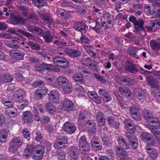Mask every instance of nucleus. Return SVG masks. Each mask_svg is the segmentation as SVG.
<instances>
[{"instance_id": "f257e3e1", "label": "nucleus", "mask_w": 160, "mask_h": 160, "mask_svg": "<svg viewBox=\"0 0 160 160\" xmlns=\"http://www.w3.org/2000/svg\"><path fill=\"white\" fill-rule=\"evenodd\" d=\"M143 116L147 122L150 123L151 126H148V127H151L155 128L158 129L160 128V123L159 119L154 117L152 114L149 113L147 110H145L143 112Z\"/></svg>"}, {"instance_id": "f03ea898", "label": "nucleus", "mask_w": 160, "mask_h": 160, "mask_svg": "<svg viewBox=\"0 0 160 160\" xmlns=\"http://www.w3.org/2000/svg\"><path fill=\"white\" fill-rule=\"evenodd\" d=\"M129 20L134 25L133 32L137 34L140 35L142 32L144 30L143 20L141 19L137 20L136 18L133 15L130 16Z\"/></svg>"}, {"instance_id": "7ed1b4c3", "label": "nucleus", "mask_w": 160, "mask_h": 160, "mask_svg": "<svg viewBox=\"0 0 160 160\" xmlns=\"http://www.w3.org/2000/svg\"><path fill=\"white\" fill-rule=\"evenodd\" d=\"M68 143L67 137L64 135H60L57 137L53 145L56 148H65L68 146Z\"/></svg>"}, {"instance_id": "20e7f679", "label": "nucleus", "mask_w": 160, "mask_h": 160, "mask_svg": "<svg viewBox=\"0 0 160 160\" xmlns=\"http://www.w3.org/2000/svg\"><path fill=\"white\" fill-rule=\"evenodd\" d=\"M58 108L59 109L58 112H61L62 110L67 111L70 112L73 109V104L70 100L65 98L62 103H59Z\"/></svg>"}, {"instance_id": "39448f33", "label": "nucleus", "mask_w": 160, "mask_h": 160, "mask_svg": "<svg viewBox=\"0 0 160 160\" xmlns=\"http://www.w3.org/2000/svg\"><path fill=\"white\" fill-rule=\"evenodd\" d=\"M125 137L128 140L129 142L133 149H136L138 146L137 137L133 133L131 132H127L125 133Z\"/></svg>"}, {"instance_id": "423d86ee", "label": "nucleus", "mask_w": 160, "mask_h": 160, "mask_svg": "<svg viewBox=\"0 0 160 160\" xmlns=\"http://www.w3.org/2000/svg\"><path fill=\"white\" fill-rule=\"evenodd\" d=\"M124 68L126 71L134 74H136L139 71L136 65L128 61H127L125 62Z\"/></svg>"}, {"instance_id": "0eeeda50", "label": "nucleus", "mask_w": 160, "mask_h": 160, "mask_svg": "<svg viewBox=\"0 0 160 160\" xmlns=\"http://www.w3.org/2000/svg\"><path fill=\"white\" fill-rule=\"evenodd\" d=\"M90 147L86 142V139L85 136L82 137L79 140V149L80 152L82 153L85 152L89 150Z\"/></svg>"}, {"instance_id": "6e6552de", "label": "nucleus", "mask_w": 160, "mask_h": 160, "mask_svg": "<svg viewBox=\"0 0 160 160\" xmlns=\"http://www.w3.org/2000/svg\"><path fill=\"white\" fill-rule=\"evenodd\" d=\"M36 154L33 156L34 160H40L42 159L44 152V148L42 146L36 145L35 147Z\"/></svg>"}, {"instance_id": "1a4fd4ad", "label": "nucleus", "mask_w": 160, "mask_h": 160, "mask_svg": "<svg viewBox=\"0 0 160 160\" xmlns=\"http://www.w3.org/2000/svg\"><path fill=\"white\" fill-rule=\"evenodd\" d=\"M53 62L57 66L65 68L69 65L68 61L60 57H56L53 59Z\"/></svg>"}, {"instance_id": "9d476101", "label": "nucleus", "mask_w": 160, "mask_h": 160, "mask_svg": "<svg viewBox=\"0 0 160 160\" xmlns=\"http://www.w3.org/2000/svg\"><path fill=\"white\" fill-rule=\"evenodd\" d=\"M63 128L66 132L69 134L73 133L76 130L75 124L69 122H66L64 123Z\"/></svg>"}, {"instance_id": "9b49d317", "label": "nucleus", "mask_w": 160, "mask_h": 160, "mask_svg": "<svg viewBox=\"0 0 160 160\" xmlns=\"http://www.w3.org/2000/svg\"><path fill=\"white\" fill-rule=\"evenodd\" d=\"M9 54L12 58L19 60H23L24 56L23 53L15 50H12L10 51Z\"/></svg>"}, {"instance_id": "f8f14e48", "label": "nucleus", "mask_w": 160, "mask_h": 160, "mask_svg": "<svg viewBox=\"0 0 160 160\" xmlns=\"http://www.w3.org/2000/svg\"><path fill=\"white\" fill-rule=\"evenodd\" d=\"M134 94L138 100L142 102L146 100V93L142 89H138L134 93Z\"/></svg>"}, {"instance_id": "ddd939ff", "label": "nucleus", "mask_w": 160, "mask_h": 160, "mask_svg": "<svg viewBox=\"0 0 160 160\" xmlns=\"http://www.w3.org/2000/svg\"><path fill=\"white\" fill-rule=\"evenodd\" d=\"M27 28L29 31L38 36L42 35L43 34V31L39 28L35 27L29 24L27 25Z\"/></svg>"}, {"instance_id": "4468645a", "label": "nucleus", "mask_w": 160, "mask_h": 160, "mask_svg": "<svg viewBox=\"0 0 160 160\" xmlns=\"http://www.w3.org/2000/svg\"><path fill=\"white\" fill-rule=\"evenodd\" d=\"M146 81L149 85L152 88H158V83L157 80L152 77H147Z\"/></svg>"}, {"instance_id": "2eb2a0df", "label": "nucleus", "mask_w": 160, "mask_h": 160, "mask_svg": "<svg viewBox=\"0 0 160 160\" xmlns=\"http://www.w3.org/2000/svg\"><path fill=\"white\" fill-rule=\"evenodd\" d=\"M123 122L127 127L130 130L133 132L136 129L135 125L131 120L130 118H126L123 121Z\"/></svg>"}, {"instance_id": "dca6fc26", "label": "nucleus", "mask_w": 160, "mask_h": 160, "mask_svg": "<svg viewBox=\"0 0 160 160\" xmlns=\"http://www.w3.org/2000/svg\"><path fill=\"white\" fill-rule=\"evenodd\" d=\"M59 94L57 91L52 90L49 93V98L52 102L57 103L59 99Z\"/></svg>"}, {"instance_id": "f3484780", "label": "nucleus", "mask_w": 160, "mask_h": 160, "mask_svg": "<svg viewBox=\"0 0 160 160\" xmlns=\"http://www.w3.org/2000/svg\"><path fill=\"white\" fill-rule=\"evenodd\" d=\"M24 91L21 90L16 91L15 92L14 97L16 101L18 103L22 102L23 99Z\"/></svg>"}, {"instance_id": "a211bd4d", "label": "nucleus", "mask_w": 160, "mask_h": 160, "mask_svg": "<svg viewBox=\"0 0 160 160\" xmlns=\"http://www.w3.org/2000/svg\"><path fill=\"white\" fill-rule=\"evenodd\" d=\"M99 94L102 97L104 102H108L110 100L108 93L104 89H99Z\"/></svg>"}, {"instance_id": "6ab92c4d", "label": "nucleus", "mask_w": 160, "mask_h": 160, "mask_svg": "<svg viewBox=\"0 0 160 160\" xmlns=\"http://www.w3.org/2000/svg\"><path fill=\"white\" fill-rule=\"evenodd\" d=\"M72 13V12L65 10L61 8H58L57 10V15H60L62 16H64L65 18H68L71 15Z\"/></svg>"}, {"instance_id": "aec40b11", "label": "nucleus", "mask_w": 160, "mask_h": 160, "mask_svg": "<svg viewBox=\"0 0 160 160\" xmlns=\"http://www.w3.org/2000/svg\"><path fill=\"white\" fill-rule=\"evenodd\" d=\"M57 81L58 85L62 87L69 84L68 80L64 76L59 77L57 79Z\"/></svg>"}, {"instance_id": "412c9836", "label": "nucleus", "mask_w": 160, "mask_h": 160, "mask_svg": "<svg viewBox=\"0 0 160 160\" xmlns=\"http://www.w3.org/2000/svg\"><path fill=\"white\" fill-rule=\"evenodd\" d=\"M13 79V77L10 75H2L0 77V82L1 83L10 82H11Z\"/></svg>"}, {"instance_id": "4be33fe9", "label": "nucleus", "mask_w": 160, "mask_h": 160, "mask_svg": "<svg viewBox=\"0 0 160 160\" xmlns=\"http://www.w3.org/2000/svg\"><path fill=\"white\" fill-rule=\"evenodd\" d=\"M47 92V88L44 87H39L37 90L35 95L38 98H41L42 95L46 93Z\"/></svg>"}, {"instance_id": "5701e85b", "label": "nucleus", "mask_w": 160, "mask_h": 160, "mask_svg": "<svg viewBox=\"0 0 160 160\" xmlns=\"http://www.w3.org/2000/svg\"><path fill=\"white\" fill-rule=\"evenodd\" d=\"M23 119L26 122H30L32 121V117L30 111H26L23 114Z\"/></svg>"}, {"instance_id": "b1692460", "label": "nucleus", "mask_w": 160, "mask_h": 160, "mask_svg": "<svg viewBox=\"0 0 160 160\" xmlns=\"http://www.w3.org/2000/svg\"><path fill=\"white\" fill-rule=\"evenodd\" d=\"M119 145L122 148L128 149L130 148V144L127 143L125 140L122 138H120L118 140Z\"/></svg>"}, {"instance_id": "393cba45", "label": "nucleus", "mask_w": 160, "mask_h": 160, "mask_svg": "<svg viewBox=\"0 0 160 160\" xmlns=\"http://www.w3.org/2000/svg\"><path fill=\"white\" fill-rule=\"evenodd\" d=\"M33 151V147L32 145H28L25 150L23 153V157L24 158H28Z\"/></svg>"}, {"instance_id": "a878e982", "label": "nucleus", "mask_w": 160, "mask_h": 160, "mask_svg": "<svg viewBox=\"0 0 160 160\" xmlns=\"http://www.w3.org/2000/svg\"><path fill=\"white\" fill-rule=\"evenodd\" d=\"M76 93L77 96L83 95L84 93L83 88L79 85L77 84L75 85L74 89Z\"/></svg>"}, {"instance_id": "bb28decb", "label": "nucleus", "mask_w": 160, "mask_h": 160, "mask_svg": "<svg viewBox=\"0 0 160 160\" xmlns=\"http://www.w3.org/2000/svg\"><path fill=\"white\" fill-rule=\"evenodd\" d=\"M67 53L69 56L72 58L78 57L81 54L80 52L79 51L73 49L68 50Z\"/></svg>"}, {"instance_id": "cd10ccee", "label": "nucleus", "mask_w": 160, "mask_h": 160, "mask_svg": "<svg viewBox=\"0 0 160 160\" xmlns=\"http://www.w3.org/2000/svg\"><path fill=\"white\" fill-rule=\"evenodd\" d=\"M22 12L23 16L28 17L27 19H32L34 20V22L37 21V17L35 14L32 13L31 14H29L28 13V11L26 10H23Z\"/></svg>"}, {"instance_id": "c85d7f7f", "label": "nucleus", "mask_w": 160, "mask_h": 160, "mask_svg": "<svg viewBox=\"0 0 160 160\" xmlns=\"http://www.w3.org/2000/svg\"><path fill=\"white\" fill-rule=\"evenodd\" d=\"M151 134L147 132H143L141 135V140L144 142H148L151 140Z\"/></svg>"}, {"instance_id": "c756f323", "label": "nucleus", "mask_w": 160, "mask_h": 160, "mask_svg": "<svg viewBox=\"0 0 160 160\" xmlns=\"http://www.w3.org/2000/svg\"><path fill=\"white\" fill-rule=\"evenodd\" d=\"M78 70L81 74L83 75V76L88 77L90 74V72L83 66L79 67Z\"/></svg>"}, {"instance_id": "7c9ffc66", "label": "nucleus", "mask_w": 160, "mask_h": 160, "mask_svg": "<svg viewBox=\"0 0 160 160\" xmlns=\"http://www.w3.org/2000/svg\"><path fill=\"white\" fill-rule=\"evenodd\" d=\"M148 128L156 137L157 140L160 142V131L151 127H148Z\"/></svg>"}, {"instance_id": "2f4dec72", "label": "nucleus", "mask_w": 160, "mask_h": 160, "mask_svg": "<svg viewBox=\"0 0 160 160\" xmlns=\"http://www.w3.org/2000/svg\"><path fill=\"white\" fill-rule=\"evenodd\" d=\"M150 46L152 49L155 51H157L160 49V44L154 40H151L150 43Z\"/></svg>"}, {"instance_id": "473e14b6", "label": "nucleus", "mask_w": 160, "mask_h": 160, "mask_svg": "<svg viewBox=\"0 0 160 160\" xmlns=\"http://www.w3.org/2000/svg\"><path fill=\"white\" fill-rule=\"evenodd\" d=\"M5 42L8 46L12 48H18L19 47V45L17 44L18 41H16V40H13L11 42L6 41Z\"/></svg>"}, {"instance_id": "72a5a7b5", "label": "nucleus", "mask_w": 160, "mask_h": 160, "mask_svg": "<svg viewBox=\"0 0 160 160\" xmlns=\"http://www.w3.org/2000/svg\"><path fill=\"white\" fill-rule=\"evenodd\" d=\"M32 1L34 5L37 7L38 8L46 5V0H32Z\"/></svg>"}, {"instance_id": "f704fd0d", "label": "nucleus", "mask_w": 160, "mask_h": 160, "mask_svg": "<svg viewBox=\"0 0 160 160\" xmlns=\"http://www.w3.org/2000/svg\"><path fill=\"white\" fill-rule=\"evenodd\" d=\"M7 137V132L4 129L1 130L0 132V142L1 143L6 142Z\"/></svg>"}, {"instance_id": "c9c22d12", "label": "nucleus", "mask_w": 160, "mask_h": 160, "mask_svg": "<svg viewBox=\"0 0 160 160\" xmlns=\"http://www.w3.org/2000/svg\"><path fill=\"white\" fill-rule=\"evenodd\" d=\"M97 119L99 125L102 126L104 124L105 121L102 112H98L97 116Z\"/></svg>"}, {"instance_id": "e433bc0d", "label": "nucleus", "mask_w": 160, "mask_h": 160, "mask_svg": "<svg viewBox=\"0 0 160 160\" xmlns=\"http://www.w3.org/2000/svg\"><path fill=\"white\" fill-rule=\"evenodd\" d=\"M84 48L86 52L88 53L91 56L94 57L95 56L96 54L93 52L94 48L93 47L86 45L84 46Z\"/></svg>"}, {"instance_id": "4c0bfd02", "label": "nucleus", "mask_w": 160, "mask_h": 160, "mask_svg": "<svg viewBox=\"0 0 160 160\" xmlns=\"http://www.w3.org/2000/svg\"><path fill=\"white\" fill-rule=\"evenodd\" d=\"M82 64L86 65L88 67H91L92 66L93 62L89 58H84L81 61Z\"/></svg>"}, {"instance_id": "58836bf2", "label": "nucleus", "mask_w": 160, "mask_h": 160, "mask_svg": "<svg viewBox=\"0 0 160 160\" xmlns=\"http://www.w3.org/2000/svg\"><path fill=\"white\" fill-rule=\"evenodd\" d=\"M95 26H94L92 24L91 25V27L93 30L95 31L96 32H99L101 29L102 26L101 22L97 20L95 22Z\"/></svg>"}, {"instance_id": "ea45409f", "label": "nucleus", "mask_w": 160, "mask_h": 160, "mask_svg": "<svg viewBox=\"0 0 160 160\" xmlns=\"http://www.w3.org/2000/svg\"><path fill=\"white\" fill-rule=\"evenodd\" d=\"M46 107L47 110L50 113H52L53 112H59L58 111L59 110L58 108L57 109L55 108L52 104L51 103L47 104Z\"/></svg>"}, {"instance_id": "a19ab883", "label": "nucleus", "mask_w": 160, "mask_h": 160, "mask_svg": "<svg viewBox=\"0 0 160 160\" xmlns=\"http://www.w3.org/2000/svg\"><path fill=\"white\" fill-rule=\"evenodd\" d=\"M119 91L122 94H124L126 93H128L129 96H131L133 95L132 92L128 89L125 87L121 86L119 87Z\"/></svg>"}, {"instance_id": "79ce46f5", "label": "nucleus", "mask_w": 160, "mask_h": 160, "mask_svg": "<svg viewBox=\"0 0 160 160\" xmlns=\"http://www.w3.org/2000/svg\"><path fill=\"white\" fill-rule=\"evenodd\" d=\"M22 140L17 138H14L11 142L13 145L17 148L20 147L22 145Z\"/></svg>"}, {"instance_id": "37998d69", "label": "nucleus", "mask_w": 160, "mask_h": 160, "mask_svg": "<svg viewBox=\"0 0 160 160\" xmlns=\"http://www.w3.org/2000/svg\"><path fill=\"white\" fill-rule=\"evenodd\" d=\"M73 79L75 81H79L82 83L84 82L83 77L81 74H75L73 76Z\"/></svg>"}, {"instance_id": "c03bdc74", "label": "nucleus", "mask_w": 160, "mask_h": 160, "mask_svg": "<svg viewBox=\"0 0 160 160\" xmlns=\"http://www.w3.org/2000/svg\"><path fill=\"white\" fill-rule=\"evenodd\" d=\"M86 127L88 128V129L90 130H92V129H95V124L92 121H88L86 123Z\"/></svg>"}, {"instance_id": "a18cd8bd", "label": "nucleus", "mask_w": 160, "mask_h": 160, "mask_svg": "<svg viewBox=\"0 0 160 160\" xmlns=\"http://www.w3.org/2000/svg\"><path fill=\"white\" fill-rule=\"evenodd\" d=\"M150 157L153 159H156L158 155V152L157 150L154 148H153L151 152L147 151Z\"/></svg>"}, {"instance_id": "49530a36", "label": "nucleus", "mask_w": 160, "mask_h": 160, "mask_svg": "<svg viewBox=\"0 0 160 160\" xmlns=\"http://www.w3.org/2000/svg\"><path fill=\"white\" fill-rule=\"evenodd\" d=\"M116 152L117 154L120 156H126L128 154L126 151L124 149L121 148L119 147L117 148V149H116Z\"/></svg>"}, {"instance_id": "de8ad7c7", "label": "nucleus", "mask_w": 160, "mask_h": 160, "mask_svg": "<svg viewBox=\"0 0 160 160\" xmlns=\"http://www.w3.org/2000/svg\"><path fill=\"white\" fill-rule=\"evenodd\" d=\"M9 32L11 34L15 35V36L12 37H13L15 38L16 39H17V40H20L22 39V37L19 34H18L17 33H16L15 31L13 29H9Z\"/></svg>"}, {"instance_id": "09e8293b", "label": "nucleus", "mask_w": 160, "mask_h": 160, "mask_svg": "<svg viewBox=\"0 0 160 160\" xmlns=\"http://www.w3.org/2000/svg\"><path fill=\"white\" fill-rule=\"evenodd\" d=\"M135 48L132 46H129L128 49V52L130 56L133 58L136 57Z\"/></svg>"}, {"instance_id": "8fccbe9b", "label": "nucleus", "mask_w": 160, "mask_h": 160, "mask_svg": "<svg viewBox=\"0 0 160 160\" xmlns=\"http://www.w3.org/2000/svg\"><path fill=\"white\" fill-rule=\"evenodd\" d=\"M129 111L130 115L132 118L134 116H135V114L139 112L138 110L136 108L134 107H131L130 108Z\"/></svg>"}, {"instance_id": "3c124183", "label": "nucleus", "mask_w": 160, "mask_h": 160, "mask_svg": "<svg viewBox=\"0 0 160 160\" xmlns=\"http://www.w3.org/2000/svg\"><path fill=\"white\" fill-rule=\"evenodd\" d=\"M43 37L44 39L45 42H48L52 41V37L49 32H47L43 36Z\"/></svg>"}, {"instance_id": "603ef678", "label": "nucleus", "mask_w": 160, "mask_h": 160, "mask_svg": "<svg viewBox=\"0 0 160 160\" xmlns=\"http://www.w3.org/2000/svg\"><path fill=\"white\" fill-rule=\"evenodd\" d=\"M62 90L64 92L67 93H70L71 92L72 89L69 84L62 87Z\"/></svg>"}, {"instance_id": "864d4df0", "label": "nucleus", "mask_w": 160, "mask_h": 160, "mask_svg": "<svg viewBox=\"0 0 160 160\" xmlns=\"http://www.w3.org/2000/svg\"><path fill=\"white\" fill-rule=\"evenodd\" d=\"M91 144L92 147L100 149L102 148L101 145L97 141H94L93 140L91 141Z\"/></svg>"}, {"instance_id": "5fc2aeb1", "label": "nucleus", "mask_w": 160, "mask_h": 160, "mask_svg": "<svg viewBox=\"0 0 160 160\" xmlns=\"http://www.w3.org/2000/svg\"><path fill=\"white\" fill-rule=\"evenodd\" d=\"M58 160H66L65 158V153L63 151H61L57 154Z\"/></svg>"}, {"instance_id": "6e6d98bb", "label": "nucleus", "mask_w": 160, "mask_h": 160, "mask_svg": "<svg viewBox=\"0 0 160 160\" xmlns=\"http://www.w3.org/2000/svg\"><path fill=\"white\" fill-rule=\"evenodd\" d=\"M2 102L5 106L9 108L12 107L13 105V102H12L6 99H3Z\"/></svg>"}, {"instance_id": "4d7b16f0", "label": "nucleus", "mask_w": 160, "mask_h": 160, "mask_svg": "<svg viewBox=\"0 0 160 160\" xmlns=\"http://www.w3.org/2000/svg\"><path fill=\"white\" fill-rule=\"evenodd\" d=\"M80 28V30L79 31L80 32L82 33H85L86 31L88 29V27L86 26L84 23L81 22Z\"/></svg>"}, {"instance_id": "13d9d810", "label": "nucleus", "mask_w": 160, "mask_h": 160, "mask_svg": "<svg viewBox=\"0 0 160 160\" xmlns=\"http://www.w3.org/2000/svg\"><path fill=\"white\" fill-rule=\"evenodd\" d=\"M14 19L15 22V24H17L20 23L22 24L24 23V21L22 18L18 16L15 17Z\"/></svg>"}, {"instance_id": "bf43d9fd", "label": "nucleus", "mask_w": 160, "mask_h": 160, "mask_svg": "<svg viewBox=\"0 0 160 160\" xmlns=\"http://www.w3.org/2000/svg\"><path fill=\"white\" fill-rule=\"evenodd\" d=\"M17 147L13 145L10 143V146L8 149L9 152L11 153H13L17 152Z\"/></svg>"}, {"instance_id": "052dcab7", "label": "nucleus", "mask_w": 160, "mask_h": 160, "mask_svg": "<svg viewBox=\"0 0 160 160\" xmlns=\"http://www.w3.org/2000/svg\"><path fill=\"white\" fill-rule=\"evenodd\" d=\"M20 104L18 105V108L19 109L22 110L28 104V102L27 99H24L22 102H20Z\"/></svg>"}, {"instance_id": "680f3d73", "label": "nucleus", "mask_w": 160, "mask_h": 160, "mask_svg": "<svg viewBox=\"0 0 160 160\" xmlns=\"http://www.w3.org/2000/svg\"><path fill=\"white\" fill-rule=\"evenodd\" d=\"M28 45H29L32 49L38 50L40 49V46L37 44H36L32 42H29Z\"/></svg>"}, {"instance_id": "e2e57ef3", "label": "nucleus", "mask_w": 160, "mask_h": 160, "mask_svg": "<svg viewBox=\"0 0 160 160\" xmlns=\"http://www.w3.org/2000/svg\"><path fill=\"white\" fill-rule=\"evenodd\" d=\"M8 113L10 117H15L17 116L18 114L17 110L15 108H12V110L9 111Z\"/></svg>"}, {"instance_id": "0e129e2a", "label": "nucleus", "mask_w": 160, "mask_h": 160, "mask_svg": "<svg viewBox=\"0 0 160 160\" xmlns=\"http://www.w3.org/2000/svg\"><path fill=\"white\" fill-rule=\"evenodd\" d=\"M43 66L44 70H47L48 71H52L54 69V66L50 64L44 63Z\"/></svg>"}, {"instance_id": "69168bd1", "label": "nucleus", "mask_w": 160, "mask_h": 160, "mask_svg": "<svg viewBox=\"0 0 160 160\" xmlns=\"http://www.w3.org/2000/svg\"><path fill=\"white\" fill-rule=\"evenodd\" d=\"M18 32L22 34L27 37H28L30 39H32L34 38V37L32 36V35L29 33L26 32L21 30H18Z\"/></svg>"}, {"instance_id": "338daca9", "label": "nucleus", "mask_w": 160, "mask_h": 160, "mask_svg": "<svg viewBox=\"0 0 160 160\" xmlns=\"http://www.w3.org/2000/svg\"><path fill=\"white\" fill-rule=\"evenodd\" d=\"M22 133L25 138H26L28 140L30 139V134L28 129H24Z\"/></svg>"}, {"instance_id": "774afa93", "label": "nucleus", "mask_w": 160, "mask_h": 160, "mask_svg": "<svg viewBox=\"0 0 160 160\" xmlns=\"http://www.w3.org/2000/svg\"><path fill=\"white\" fill-rule=\"evenodd\" d=\"M33 112L34 113V119L37 121H39L40 120V118L39 116L37 111L36 109V108L35 107H33Z\"/></svg>"}]
</instances>
